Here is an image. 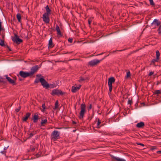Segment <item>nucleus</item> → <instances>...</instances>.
I'll return each mask as SVG.
<instances>
[{"instance_id":"nucleus-41","label":"nucleus","mask_w":161,"mask_h":161,"mask_svg":"<svg viewBox=\"0 0 161 161\" xmlns=\"http://www.w3.org/2000/svg\"><path fill=\"white\" fill-rule=\"evenodd\" d=\"M42 107L43 108V110H44L46 109V106L44 103H43L42 104Z\"/></svg>"},{"instance_id":"nucleus-24","label":"nucleus","mask_w":161,"mask_h":161,"mask_svg":"<svg viewBox=\"0 0 161 161\" xmlns=\"http://www.w3.org/2000/svg\"><path fill=\"white\" fill-rule=\"evenodd\" d=\"M101 122V120L99 119H98L96 127L97 128H99L101 126V125H100Z\"/></svg>"},{"instance_id":"nucleus-16","label":"nucleus","mask_w":161,"mask_h":161,"mask_svg":"<svg viewBox=\"0 0 161 161\" xmlns=\"http://www.w3.org/2000/svg\"><path fill=\"white\" fill-rule=\"evenodd\" d=\"M39 119V116L38 114H35L33 117V122L35 123H36L37 122V121Z\"/></svg>"},{"instance_id":"nucleus-3","label":"nucleus","mask_w":161,"mask_h":161,"mask_svg":"<svg viewBox=\"0 0 161 161\" xmlns=\"http://www.w3.org/2000/svg\"><path fill=\"white\" fill-rule=\"evenodd\" d=\"M115 79L114 77H112L109 78L108 80V85L109 87V92L111 93L112 90V84L114 83Z\"/></svg>"},{"instance_id":"nucleus-7","label":"nucleus","mask_w":161,"mask_h":161,"mask_svg":"<svg viewBox=\"0 0 161 161\" xmlns=\"http://www.w3.org/2000/svg\"><path fill=\"white\" fill-rule=\"evenodd\" d=\"M19 75L24 78H25L31 76L29 72H26L23 71H20L19 72V75H17L18 76H19Z\"/></svg>"},{"instance_id":"nucleus-47","label":"nucleus","mask_w":161,"mask_h":161,"mask_svg":"<svg viewBox=\"0 0 161 161\" xmlns=\"http://www.w3.org/2000/svg\"><path fill=\"white\" fill-rule=\"evenodd\" d=\"M4 79L2 78V77H0V82H4Z\"/></svg>"},{"instance_id":"nucleus-25","label":"nucleus","mask_w":161,"mask_h":161,"mask_svg":"<svg viewBox=\"0 0 161 161\" xmlns=\"http://www.w3.org/2000/svg\"><path fill=\"white\" fill-rule=\"evenodd\" d=\"M154 94H157L158 95L161 94V90H156L153 92Z\"/></svg>"},{"instance_id":"nucleus-36","label":"nucleus","mask_w":161,"mask_h":161,"mask_svg":"<svg viewBox=\"0 0 161 161\" xmlns=\"http://www.w3.org/2000/svg\"><path fill=\"white\" fill-rule=\"evenodd\" d=\"M149 0L150 2V4L151 5L153 6L155 5V4H154V3L153 2V0Z\"/></svg>"},{"instance_id":"nucleus-37","label":"nucleus","mask_w":161,"mask_h":161,"mask_svg":"<svg viewBox=\"0 0 161 161\" xmlns=\"http://www.w3.org/2000/svg\"><path fill=\"white\" fill-rule=\"evenodd\" d=\"M34 135V134H33L32 133H31L30 134H29V136L28 137V139H30V138H31L32 136H33V135Z\"/></svg>"},{"instance_id":"nucleus-4","label":"nucleus","mask_w":161,"mask_h":161,"mask_svg":"<svg viewBox=\"0 0 161 161\" xmlns=\"http://www.w3.org/2000/svg\"><path fill=\"white\" fill-rule=\"evenodd\" d=\"M65 94V92H63L61 90H59L57 89L53 90L51 93V94L52 95H57L58 96L59 95H62Z\"/></svg>"},{"instance_id":"nucleus-50","label":"nucleus","mask_w":161,"mask_h":161,"mask_svg":"<svg viewBox=\"0 0 161 161\" xmlns=\"http://www.w3.org/2000/svg\"><path fill=\"white\" fill-rule=\"evenodd\" d=\"M42 76L41 75V74H37L36 75V76L37 77H40Z\"/></svg>"},{"instance_id":"nucleus-27","label":"nucleus","mask_w":161,"mask_h":161,"mask_svg":"<svg viewBox=\"0 0 161 161\" xmlns=\"http://www.w3.org/2000/svg\"><path fill=\"white\" fill-rule=\"evenodd\" d=\"M16 17L19 22H20L21 16L20 14L18 13L16 15Z\"/></svg>"},{"instance_id":"nucleus-30","label":"nucleus","mask_w":161,"mask_h":161,"mask_svg":"<svg viewBox=\"0 0 161 161\" xmlns=\"http://www.w3.org/2000/svg\"><path fill=\"white\" fill-rule=\"evenodd\" d=\"M158 60L156 58L153 59L151 62L150 64H153L155 65V64L156 62H158Z\"/></svg>"},{"instance_id":"nucleus-43","label":"nucleus","mask_w":161,"mask_h":161,"mask_svg":"<svg viewBox=\"0 0 161 161\" xmlns=\"http://www.w3.org/2000/svg\"><path fill=\"white\" fill-rule=\"evenodd\" d=\"M5 47H7L9 51H11L12 50L11 48L8 45H6Z\"/></svg>"},{"instance_id":"nucleus-53","label":"nucleus","mask_w":161,"mask_h":161,"mask_svg":"<svg viewBox=\"0 0 161 161\" xmlns=\"http://www.w3.org/2000/svg\"><path fill=\"white\" fill-rule=\"evenodd\" d=\"M157 153H161V150L157 151Z\"/></svg>"},{"instance_id":"nucleus-34","label":"nucleus","mask_w":161,"mask_h":161,"mask_svg":"<svg viewBox=\"0 0 161 161\" xmlns=\"http://www.w3.org/2000/svg\"><path fill=\"white\" fill-rule=\"evenodd\" d=\"M130 71H129L126 73V78H128L130 77Z\"/></svg>"},{"instance_id":"nucleus-14","label":"nucleus","mask_w":161,"mask_h":161,"mask_svg":"<svg viewBox=\"0 0 161 161\" xmlns=\"http://www.w3.org/2000/svg\"><path fill=\"white\" fill-rule=\"evenodd\" d=\"M109 155L111 158V159L112 161H120V158L115 157L111 154H110Z\"/></svg>"},{"instance_id":"nucleus-29","label":"nucleus","mask_w":161,"mask_h":161,"mask_svg":"<svg viewBox=\"0 0 161 161\" xmlns=\"http://www.w3.org/2000/svg\"><path fill=\"white\" fill-rule=\"evenodd\" d=\"M57 86V84L55 83L51 84H49V88H53L56 87Z\"/></svg>"},{"instance_id":"nucleus-23","label":"nucleus","mask_w":161,"mask_h":161,"mask_svg":"<svg viewBox=\"0 0 161 161\" xmlns=\"http://www.w3.org/2000/svg\"><path fill=\"white\" fill-rule=\"evenodd\" d=\"M79 82H82L86 80H88V77H82L80 76L79 77Z\"/></svg>"},{"instance_id":"nucleus-64","label":"nucleus","mask_w":161,"mask_h":161,"mask_svg":"<svg viewBox=\"0 0 161 161\" xmlns=\"http://www.w3.org/2000/svg\"><path fill=\"white\" fill-rule=\"evenodd\" d=\"M96 122V120H95V122Z\"/></svg>"},{"instance_id":"nucleus-60","label":"nucleus","mask_w":161,"mask_h":161,"mask_svg":"<svg viewBox=\"0 0 161 161\" xmlns=\"http://www.w3.org/2000/svg\"><path fill=\"white\" fill-rule=\"evenodd\" d=\"M19 80H20V81H21V79H19Z\"/></svg>"},{"instance_id":"nucleus-49","label":"nucleus","mask_w":161,"mask_h":161,"mask_svg":"<svg viewBox=\"0 0 161 161\" xmlns=\"http://www.w3.org/2000/svg\"><path fill=\"white\" fill-rule=\"evenodd\" d=\"M93 116H94V114H93V115L92 116H91L90 117H89L88 119H89L90 120H91L93 118Z\"/></svg>"},{"instance_id":"nucleus-20","label":"nucleus","mask_w":161,"mask_h":161,"mask_svg":"<svg viewBox=\"0 0 161 161\" xmlns=\"http://www.w3.org/2000/svg\"><path fill=\"white\" fill-rule=\"evenodd\" d=\"M56 30L57 31V35H61V32L60 30V29L59 26H58V25L57 24L56 25Z\"/></svg>"},{"instance_id":"nucleus-10","label":"nucleus","mask_w":161,"mask_h":161,"mask_svg":"<svg viewBox=\"0 0 161 161\" xmlns=\"http://www.w3.org/2000/svg\"><path fill=\"white\" fill-rule=\"evenodd\" d=\"M49 14H43L42 15L43 20L46 23H49L50 21V19L49 16Z\"/></svg>"},{"instance_id":"nucleus-13","label":"nucleus","mask_w":161,"mask_h":161,"mask_svg":"<svg viewBox=\"0 0 161 161\" xmlns=\"http://www.w3.org/2000/svg\"><path fill=\"white\" fill-rule=\"evenodd\" d=\"M81 86V85L79 86L78 87L77 86H73L72 87L71 91L73 93H75L80 89Z\"/></svg>"},{"instance_id":"nucleus-19","label":"nucleus","mask_w":161,"mask_h":161,"mask_svg":"<svg viewBox=\"0 0 161 161\" xmlns=\"http://www.w3.org/2000/svg\"><path fill=\"white\" fill-rule=\"evenodd\" d=\"M144 123L143 122H140L136 124V126L138 128H142L144 126Z\"/></svg>"},{"instance_id":"nucleus-42","label":"nucleus","mask_w":161,"mask_h":161,"mask_svg":"<svg viewBox=\"0 0 161 161\" xmlns=\"http://www.w3.org/2000/svg\"><path fill=\"white\" fill-rule=\"evenodd\" d=\"M73 39L69 38L68 39V41L70 43H72L73 42Z\"/></svg>"},{"instance_id":"nucleus-44","label":"nucleus","mask_w":161,"mask_h":161,"mask_svg":"<svg viewBox=\"0 0 161 161\" xmlns=\"http://www.w3.org/2000/svg\"><path fill=\"white\" fill-rule=\"evenodd\" d=\"M136 144L138 145H140L141 146H144L145 145L144 144H142V143H138V142H136Z\"/></svg>"},{"instance_id":"nucleus-54","label":"nucleus","mask_w":161,"mask_h":161,"mask_svg":"<svg viewBox=\"0 0 161 161\" xmlns=\"http://www.w3.org/2000/svg\"><path fill=\"white\" fill-rule=\"evenodd\" d=\"M72 124H76V122L75 121H72Z\"/></svg>"},{"instance_id":"nucleus-61","label":"nucleus","mask_w":161,"mask_h":161,"mask_svg":"<svg viewBox=\"0 0 161 161\" xmlns=\"http://www.w3.org/2000/svg\"><path fill=\"white\" fill-rule=\"evenodd\" d=\"M51 29L52 30H53V28H51Z\"/></svg>"},{"instance_id":"nucleus-28","label":"nucleus","mask_w":161,"mask_h":161,"mask_svg":"<svg viewBox=\"0 0 161 161\" xmlns=\"http://www.w3.org/2000/svg\"><path fill=\"white\" fill-rule=\"evenodd\" d=\"M160 54L159 51L158 50H157L156 51V58L158 60L159 59Z\"/></svg>"},{"instance_id":"nucleus-57","label":"nucleus","mask_w":161,"mask_h":161,"mask_svg":"<svg viewBox=\"0 0 161 161\" xmlns=\"http://www.w3.org/2000/svg\"><path fill=\"white\" fill-rule=\"evenodd\" d=\"M159 84V82H158L157 83V85H158Z\"/></svg>"},{"instance_id":"nucleus-31","label":"nucleus","mask_w":161,"mask_h":161,"mask_svg":"<svg viewBox=\"0 0 161 161\" xmlns=\"http://www.w3.org/2000/svg\"><path fill=\"white\" fill-rule=\"evenodd\" d=\"M58 107V101H57L56 102L55 104V107L54 108H53L55 110L56 109H57Z\"/></svg>"},{"instance_id":"nucleus-46","label":"nucleus","mask_w":161,"mask_h":161,"mask_svg":"<svg viewBox=\"0 0 161 161\" xmlns=\"http://www.w3.org/2000/svg\"><path fill=\"white\" fill-rule=\"evenodd\" d=\"M88 22L89 25H91L92 22V20L91 19H88Z\"/></svg>"},{"instance_id":"nucleus-17","label":"nucleus","mask_w":161,"mask_h":161,"mask_svg":"<svg viewBox=\"0 0 161 161\" xmlns=\"http://www.w3.org/2000/svg\"><path fill=\"white\" fill-rule=\"evenodd\" d=\"M45 8L46 12L44 13V14H47L50 15L51 14V10L50 9L48 5H47L45 7Z\"/></svg>"},{"instance_id":"nucleus-33","label":"nucleus","mask_w":161,"mask_h":161,"mask_svg":"<svg viewBox=\"0 0 161 161\" xmlns=\"http://www.w3.org/2000/svg\"><path fill=\"white\" fill-rule=\"evenodd\" d=\"M39 82H41L40 78L39 79L36 78L34 81L35 83H38Z\"/></svg>"},{"instance_id":"nucleus-39","label":"nucleus","mask_w":161,"mask_h":161,"mask_svg":"<svg viewBox=\"0 0 161 161\" xmlns=\"http://www.w3.org/2000/svg\"><path fill=\"white\" fill-rule=\"evenodd\" d=\"M92 108V104H89V106L87 108L88 111L90 110Z\"/></svg>"},{"instance_id":"nucleus-2","label":"nucleus","mask_w":161,"mask_h":161,"mask_svg":"<svg viewBox=\"0 0 161 161\" xmlns=\"http://www.w3.org/2000/svg\"><path fill=\"white\" fill-rule=\"evenodd\" d=\"M51 139L53 141H56L59 137V132L57 130H55L51 135Z\"/></svg>"},{"instance_id":"nucleus-59","label":"nucleus","mask_w":161,"mask_h":161,"mask_svg":"<svg viewBox=\"0 0 161 161\" xmlns=\"http://www.w3.org/2000/svg\"><path fill=\"white\" fill-rule=\"evenodd\" d=\"M75 109H76V106H75Z\"/></svg>"},{"instance_id":"nucleus-35","label":"nucleus","mask_w":161,"mask_h":161,"mask_svg":"<svg viewBox=\"0 0 161 161\" xmlns=\"http://www.w3.org/2000/svg\"><path fill=\"white\" fill-rule=\"evenodd\" d=\"M158 31L159 34H161V25L159 26L158 29Z\"/></svg>"},{"instance_id":"nucleus-8","label":"nucleus","mask_w":161,"mask_h":161,"mask_svg":"<svg viewBox=\"0 0 161 161\" xmlns=\"http://www.w3.org/2000/svg\"><path fill=\"white\" fill-rule=\"evenodd\" d=\"M39 69L38 65H35L33 66L31 69V71L29 72L31 76L32 75L35 73Z\"/></svg>"},{"instance_id":"nucleus-5","label":"nucleus","mask_w":161,"mask_h":161,"mask_svg":"<svg viewBox=\"0 0 161 161\" xmlns=\"http://www.w3.org/2000/svg\"><path fill=\"white\" fill-rule=\"evenodd\" d=\"M106 57V56H105L104 58L101 60H99L97 59L92 60L89 62L88 64L91 66H93L99 64L101 61L104 59Z\"/></svg>"},{"instance_id":"nucleus-40","label":"nucleus","mask_w":161,"mask_h":161,"mask_svg":"<svg viewBox=\"0 0 161 161\" xmlns=\"http://www.w3.org/2000/svg\"><path fill=\"white\" fill-rule=\"evenodd\" d=\"M21 109V106H19L18 108H17L15 109V111L16 112H18L19 111L20 109Z\"/></svg>"},{"instance_id":"nucleus-9","label":"nucleus","mask_w":161,"mask_h":161,"mask_svg":"<svg viewBox=\"0 0 161 161\" xmlns=\"http://www.w3.org/2000/svg\"><path fill=\"white\" fill-rule=\"evenodd\" d=\"M17 44H19L20 43H21L23 42V40L19 38V36L16 35L15 34L14 35V37L13 38V39H12Z\"/></svg>"},{"instance_id":"nucleus-11","label":"nucleus","mask_w":161,"mask_h":161,"mask_svg":"<svg viewBox=\"0 0 161 161\" xmlns=\"http://www.w3.org/2000/svg\"><path fill=\"white\" fill-rule=\"evenodd\" d=\"M2 22L0 19V34L3 38L5 36V29L2 27Z\"/></svg>"},{"instance_id":"nucleus-63","label":"nucleus","mask_w":161,"mask_h":161,"mask_svg":"<svg viewBox=\"0 0 161 161\" xmlns=\"http://www.w3.org/2000/svg\"><path fill=\"white\" fill-rule=\"evenodd\" d=\"M75 130H74L73 131H74V132H75Z\"/></svg>"},{"instance_id":"nucleus-55","label":"nucleus","mask_w":161,"mask_h":161,"mask_svg":"<svg viewBox=\"0 0 161 161\" xmlns=\"http://www.w3.org/2000/svg\"><path fill=\"white\" fill-rule=\"evenodd\" d=\"M31 150L33 151H34L35 150V148L33 147L31 149Z\"/></svg>"},{"instance_id":"nucleus-51","label":"nucleus","mask_w":161,"mask_h":161,"mask_svg":"<svg viewBox=\"0 0 161 161\" xmlns=\"http://www.w3.org/2000/svg\"><path fill=\"white\" fill-rule=\"evenodd\" d=\"M9 147L8 146L7 147H5L4 148V151H5V150H6L8 148V147Z\"/></svg>"},{"instance_id":"nucleus-52","label":"nucleus","mask_w":161,"mask_h":161,"mask_svg":"<svg viewBox=\"0 0 161 161\" xmlns=\"http://www.w3.org/2000/svg\"><path fill=\"white\" fill-rule=\"evenodd\" d=\"M120 161H126L125 159L120 158Z\"/></svg>"},{"instance_id":"nucleus-45","label":"nucleus","mask_w":161,"mask_h":161,"mask_svg":"<svg viewBox=\"0 0 161 161\" xmlns=\"http://www.w3.org/2000/svg\"><path fill=\"white\" fill-rule=\"evenodd\" d=\"M154 73L153 72L151 71L150 72L149 74H148V76H151L152 75H153Z\"/></svg>"},{"instance_id":"nucleus-12","label":"nucleus","mask_w":161,"mask_h":161,"mask_svg":"<svg viewBox=\"0 0 161 161\" xmlns=\"http://www.w3.org/2000/svg\"><path fill=\"white\" fill-rule=\"evenodd\" d=\"M6 79H7V80L9 82V83L13 84V85H16V84L15 81L12 79L10 77L8 76V75H5Z\"/></svg>"},{"instance_id":"nucleus-38","label":"nucleus","mask_w":161,"mask_h":161,"mask_svg":"<svg viewBox=\"0 0 161 161\" xmlns=\"http://www.w3.org/2000/svg\"><path fill=\"white\" fill-rule=\"evenodd\" d=\"M157 149L156 147L155 146H153L152 147L150 148V150L151 151H153V150L156 149Z\"/></svg>"},{"instance_id":"nucleus-48","label":"nucleus","mask_w":161,"mask_h":161,"mask_svg":"<svg viewBox=\"0 0 161 161\" xmlns=\"http://www.w3.org/2000/svg\"><path fill=\"white\" fill-rule=\"evenodd\" d=\"M6 151H2L1 152V153L2 154H4L5 155H6Z\"/></svg>"},{"instance_id":"nucleus-1","label":"nucleus","mask_w":161,"mask_h":161,"mask_svg":"<svg viewBox=\"0 0 161 161\" xmlns=\"http://www.w3.org/2000/svg\"><path fill=\"white\" fill-rule=\"evenodd\" d=\"M86 107L85 104L84 103H82L81 105V110L79 113L80 115L79 116L80 119H83L84 117V114L86 112Z\"/></svg>"},{"instance_id":"nucleus-21","label":"nucleus","mask_w":161,"mask_h":161,"mask_svg":"<svg viewBox=\"0 0 161 161\" xmlns=\"http://www.w3.org/2000/svg\"><path fill=\"white\" fill-rule=\"evenodd\" d=\"M54 45H53V43L52 41V38H51L49 40V43H48V47L49 48H52L53 47Z\"/></svg>"},{"instance_id":"nucleus-26","label":"nucleus","mask_w":161,"mask_h":161,"mask_svg":"<svg viewBox=\"0 0 161 161\" xmlns=\"http://www.w3.org/2000/svg\"><path fill=\"white\" fill-rule=\"evenodd\" d=\"M0 45L2 47H5L6 46L4 41L1 39H0Z\"/></svg>"},{"instance_id":"nucleus-15","label":"nucleus","mask_w":161,"mask_h":161,"mask_svg":"<svg viewBox=\"0 0 161 161\" xmlns=\"http://www.w3.org/2000/svg\"><path fill=\"white\" fill-rule=\"evenodd\" d=\"M161 22L158 19H155L154 20L153 22L151 23V25H156L157 26L160 25Z\"/></svg>"},{"instance_id":"nucleus-56","label":"nucleus","mask_w":161,"mask_h":161,"mask_svg":"<svg viewBox=\"0 0 161 161\" xmlns=\"http://www.w3.org/2000/svg\"><path fill=\"white\" fill-rule=\"evenodd\" d=\"M116 50V51H123V50Z\"/></svg>"},{"instance_id":"nucleus-22","label":"nucleus","mask_w":161,"mask_h":161,"mask_svg":"<svg viewBox=\"0 0 161 161\" xmlns=\"http://www.w3.org/2000/svg\"><path fill=\"white\" fill-rule=\"evenodd\" d=\"M47 122V119H42L41 123V125L42 126H44V125L46 124Z\"/></svg>"},{"instance_id":"nucleus-58","label":"nucleus","mask_w":161,"mask_h":161,"mask_svg":"<svg viewBox=\"0 0 161 161\" xmlns=\"http://www.w3.org/2000/svg\"><path fill=\"white\" fill-rule=\"evenodd\" d=\"M103 53H100V54H98V55H102Z\"/></svg>"},{"instance_id":"nucleus-32","label":"nucleus","mask_w":161,"mask_h":161,"mask_svg":"<svg viewBox=\"0 0 161 161\" xmlns=\"http://www.w3.org/2000/svg\"><path fill=\"white\" fill-rule=\"evenodd\" d=\"M133 103V101L132 99H129L128 100L127 102V104H130V105H131V104H132Z\"/></svg>"},{"instance_id":"nucleus-6","label":"nucleus","mask_w":161,"mask_h":161,"mask_svg":"<svg viewBox=\"0 0 161 161\" xmlns=\"http://www.w3.org/2000/svg\"><path fill=\"white\" fill-rule=\"evenodd\" d=\"M41 83L44 88L47 89L49 88V84L43 77L40 78Z\"/></svg>"},{"instance_id":"nucleus-62","label":"nucleus","mask_w":161,"mask_h":161,"mask_svg":"<svg viewBox=\"0 0 161 161\" xmlns=\"http://www.w3.org/2000/svg\"><path fill=\"white\" fill-rule=\"evenodd\" d=\"M57 129H60V128H57Z\"/></svg>"},{"instance_id":"nucleus-18","label":"nucleus","mask_w":161,"mask_h":161,"mask_svg":"<svg viewBox=\"0 0 161 161\" xmlns=\"http://www.w3.org/2000/svg\"><path fill=\"white\" fill-rule=\"evenodd\" d=\"M31 114L30 113L27 112L26 113L25 116L22 119L23 121H26L28 118L30 117Z\"/></svg>"}]
</instances>
